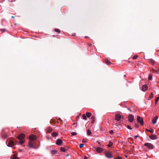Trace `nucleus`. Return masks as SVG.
<instances>
[{"label": "nucleus", "mask_w": 159, "mask_h": 159, "mask_svg": "<svg viewBox=\"0 0 159 159\" xmlns=\"http://www.w3.org/2000/svg\"><path fill=\"white\" fill-rule=\"evenodd\" d=\"M36 139V136L32 134L30 136L28 146L30 148H36L35 140Z\"/></svg>", "instance_id": "nucleus-1"}, {"label": "nucleus", "mask_w": 159, "mask_h": 159, "mask_svg": "<svg viewBox=\"0 0 159 159\" xmlns=\"http://www.w3.org/2000/svg\"><path fill=\"white\" fill-rule=\"evenodd\" d=\"M123 116L122 115L119 114H116L115 116V119L117 121L120 120L121 119L123 118Z\"/></svg>", "instance_id": "nucleus-2"}, {"label": "nucleus", "mask_w": 159, "mask_h": 159, "mask_svg": "<svg viewBox=\"0 0 159 159\" xmlns=\"http://www.w3.org/2000/svg\"><path fill=\"white\" fill-rule=\"evenodd\" d=\"M15 139H13V140H9L8 146L10 147H12L14 145V141Z\"/></svg>", "instance_id": "nucleus-3"}, {"label": "nucleus", "mask_w": 159, "mask_h": 159, "mask_svg": "<svg viewBox=\"0 0 159 159\" xmlns=\"http://www.w3.org/2000/svg\"><path fill=\"white\" fill-rule=\"evenodd\" d=\"M137 120L138 122H139L142 125H143V118H141L139 116H137Z\"/></svg>", "instance_id": "nucleus-4"}, {"label": "nucleus", "mask_w": 159, "mask_h": 159, "mask_svg": "<svg viewBox=\"0 0 159 159\" xmlns=\"http://www.w3.org/2000/svg\"><path fill=\"white\" fill-rule=\"evenodd\" d=\"M128 118V120L129 122H132L133 121L134 117L133 115L131 114H129V115Z\"/></svg>", "instance_id": "nucleus-5"}, {"label": "nucleus", "mask_w": 159, "mask_h": 159, "mask_svg": "<svg viewBox=\"0 0 159 159\" xmlns=\"http://www.w3.org/2000/svg\"><path fill=\"white\" fill-rule=\"evenodd\" d=\"M144 145L147 146L150 149H152L153 148V145L150 143H147L144 144Z\"/></svg>", "instance_id": "nucleus-6"}, {"label": "nucleus", "mask_w": 159, "mask_h": 159, "mask_svg": "<svg viewBox=\"0 0 159 159\" xmlns=\"http://www.w3.org/2000/svg\"><path fill=\"white\" fill-rule=\"evenodd\" d=\"M68 149V148L66 146H64V147H60V152H66Z\"/></svg>", "instance_id": "nucleus-7"}, {"label": "nucleus", "mask_w": 159, "mask_h": 159, "mask_svg": "<svg viewBox=\"0 0 159 159\" xmlns=\"http://www.w3.org/2000/svg\"><path fill=\"white\" fill-rule=\"evenodd\" d=\"M51 152L52 155H55L56 156H58L59 153L56 150H53L51 151Z\"/></svg>", "instance_id": "nucleus-8"}, {"label": "nucleus", "mask_w": 159, "mask_h": 159, "mask_svg": "<svg viewBox=\"0 0 159 159\" xmlns=\"http://www.w3.org/2000/svg\"><path fill=\"white\" fill-rule=\"evenodd\" d=\"M106 156L108 158H111L112 157V154L109 152H107L105 154Z\"/></svg>", "instance_id": "nucleus-9"}, {"label": "nucleus", "mask_w": 159, "mask_h": 159, "mask_svg": "<svg viewBox=\"0 0 159 159\" xmlns=\"http://www.w3.org/2000/svg\"><path fill=\"white\" fill-rule=\"evenodd\" d=\"M25 137V135L24 134H20L18 136V139L19 140H22Z\"/></svg>", "instance_id": "nucleus-10"}, {"label": "nucleus", "mask_w": 159, "mask_h": 159, "mask_svg": "<svg viewBox=\"0 0 159 159\" xmlns=\"http://www.w3.org/2000/svg\"><path fill=\"white\" fill-rule=\"evenodd\" d=\"M148 89V86L146 84H145L143 85L142 87V90L143 91L145 92V91Z\"/></svg>", "instance_id": "nucleus-11"}, {"label": "nucleus", "mask_w": 159, "mask_h": 159, "mask_svg": "<svg viewBox=\"0 0 159 159\" xmlns=\"http://www.w3.org/2000/svg\"><path fill=\"white\" fill-rule=\"evenodd\" d=\"M149 137L152 140H155L157 139V136L153 134L150 135Z\"/></svg>", "instance_id": "nucleus-12"}, {"label": "nucleus", "mask_w": 159, "mask_h": 159, "mask_svg": "<svg viewBox=\"0 0 159 159\" xmlns=\"http://www.w3.org/2000/svg\"><path fill=\"white\" fill-rule=\"evenodd\" d=\"M158 119V116H156L152 120V122L153 124H155L157 122V120Z\"/></svg>", "instance_id": "nucleus-13"}, {"label": "nucleus", "mask_w": 159, "mask_h": 159, "mask_svg": "<svg viewBox=\"0 0 159 159\" xmlns=\"http://www.w3.org/2000/svg\"><path fill=\"white\" fill-rule=\"evenodd\" d=\"M96 151L99 153H101L103 152V150L102 148L98 147L96 148Z\"/></svg>", "instance_id": "nucleus-14"}, {"label": "nucleus", "mask_w": 159, "mask_h": 159, "mask_svg": "<svg viewBox=\"0 0 159 159\" xmlns=\"http://www.w3.org/2000/svg\"><path fill=\"white\" fill-rule=\"evenodd\" d=\"M52 128L49 127L47 129V132L48 133H50L52 132Z\"/></svg>", "instance_id": "nucleus-15"}, {"label": "nucleus", "mask_w": 159, "mask_h": 159, "mask_svg": "<svg viewBox=\"0 0 159 159\" xmlns=\"http://www.w3.org/2000/svg\"><path fill=\"white\" fill-rule=\"evenodd\" d=\"M58 134V133L53 132L52 134V135L54 137L57 136Z\"/></svg>", "instance_id": "nucleus-16"}, {"label": "nucleus", "mask_w": 159, "mask_h": 159, "mask_svg": "<svg viewBox=\"0 0 159 159\" xmlns=\"http://www.w3.org/2000/svg\"><path fill=\"white\" fill-rule=\"evenodd\" d=\"M92 115L91 113L89 112H87L86 113V115L88 118L90 117Z\"/></svg>", "instance_id": "nucleus-17"}, {"label": "nucleus", "mask_w": 159, "mask_h": 159, "mask_svg": "<svg viewBox=\"0 0 159 159\" xmlns=\"http://www.w3.org/2000/svg\"><path fill=\"white\" fill-rule=\"evenodd\" d=\"M91 119L92 120L91 123H93L95 121V117L94 116H92L91 117Z\"/></svg>", "instance_id": "nucleus-18"}, {"label": "nucleus", "mask_w": 159, "mask_h": 159, "mask_svg": "<svg viewBox=\"0 0 159 159\" xmlns=\"http://www.w3.org/2000/svg\"><path fill=\"white\" fill-rule=\"evenodd\" d=\"M19 158L17 157V155L15 154H14L13 156V157L12 159H19Z\"/></svg>", "instance_id": "nucleus-19"}, {"label": "nucleus", "mask_w": 159, "mask_h": 159, "mask_svg": "<svg viewBox=\"0 0 159 159\" xmlns=\"http://www.w3.org/2000/svg\"><path fill=\"white\" fill-rule=\"evenodd\" d=\"M105 61L106 63L107 64H110L111 63L109 61V60L108 59H105Z\"/></svg>", "instance_id": "nucleus-20"}, {"label": "nucleus", "mask_w": 159, "mask_h": 159, "mask_svg": "<svg viewBox=\"0 0 159 159\" xmlns=\"http://www.w3.org/2000/svg\"><path fill=\"white\" fill-rule=\"evenodd\" d=\"M152 71H153V72L155 74L158 73V71H158V70H156L155 69L153 68L152 69Z\"/></svg>", "instance_id": "nucleus-21"}, {"label": "nucleus", "mask_w": 159, "mask_h": 159, "mask_svg": "<svg viewBox=\"0 0 159 159\" xmlns=\"http://www.w3.org/2000/svg\"><path fill=\"white\" fill-rule=\"evenodd\" d=\"M113 144V143H112L111 141H110L109 142V144H108L107 145V146L108 147H111V146Z\"/></svg>", "instance_id": "nucleus-22"}, {"label": "nucleus", "mask_w": 159, "mask_h": 159, "mask_svg": "<svg viewBox=\"0 0 159 159\" xmlns=\"http://www.w3.org/2000/svg\"><path fill=\"white\" fill-rule=\"evenodd\" d=\"M87 134L89 135H90L91 134V132L90 130L89 129H88L87 131Z\"/></svg>", "instance_id": "nucleus-23"}, {"label": "nucleus", "mask_w": 159, "mask_h": 159, "mask_svg": "<svg viewBox=\"0 0 159 159\" xmlns=\"http://www.w3.org/2000/svg\"><path fill=\"white\" fill-rule=\"evenodd\" d=\"M146 130L147 131L150 132L151 133H152L153 132H154L153 130L152 129H151V130H149V129H146Z\"/></svg>", "instance_id": "nucleus-24"}, {"label": "nucleus", "mask_w": 159, "mask_h": 159, "mask_svg": "<svg viewBox=\"0 0 159 159\" xmlns=\"http://www.w3.org/2000/svg\"><path fill=\"white\" fill-rule=\"evenodd\" d=\"M82 117L83 119L84 120H87V118L85 114H83L82 115Z\"/></svg>", "instance_id": "nucleus-25"}, {"label": "nucleus", "mask_w": 159, "mask_h": 159, "mask_svg": "<svg viewBox=\"0 0 159 159\" xmlns=\"http://www.w3.org/2000/svg\"><path fill=\"white\" fill-rule=\"evenodd\" d=\"M2 137H3L4 138L6 139L7 138V135L6 134H2Z\"/></svg>", "instance_id": "nucleus-26"}, {"label": "nucleus", "mask_w": 159, "mask_h": 159, "mask_svg": "<svg viewBox=\"0 0 159 159\" xmlns=\"http://www.w3.org/2000/svg\"><path fill=\"white\" fill-rule=\"evenodd\" d=\"M65 125H66L65 123H64V125H63V127H62V128L61 129L62 130V131H63V132L66 130V129H65Z\"/></svg>", "instance_id": "nucleus-27"}, {"label": "nucleus", "mask_w": 159, "mask_h": 159, "mask_svg": "<svg viewBox=\"0 0 159 159\" xmlns=\"http://www.w3.org/2000/svg\"><path fill=\"white\" fill-rule=\"evenodd\" d=\"M114 159H122V158L119 156H117L114 157Z\"/></svg>", "instance_id": "nucleus-28"}, {"label": "nucleus", "mask_w": 159, "mask_h": 159, "mask_svg": "<svg viewBox=\"0 0 159 159\" xmlns=\"http://www.w3.org/2000/svg\"><path fill=\"white\" fill-rule=\"evenodd\" d=\"M159 100V97H157L155 99V102L156 104H157V102Z\"/></svg>", "instance_id": "nucleus-29"}, {"label": "nucleus", "mask_w": 159, "mask_h": 159, "mask_svg": "<svg viewBox=\"0 0 159 159\" xmlns=\"http://www.w3.org/2000/svg\"><path fill=\"white\" fill-rule=\"evenodd\" d=\"M56 144L58 145H60V139H57Z\"/></svg>", "instance_id": "nucleus-30"}, {"label": "nucleus", "mask_w": 159, "mask_h": 159, "mask_svg": "<svg viewBox=\"0 0 159 159\" xmlns=\"http://www.w3.org/2000/svg\"><path fill=\"white\" fill-rule=\"evenodd\" d=\"M153 97V94L152 93H151V94L149 98L150 99H151Z\"/></svg>", "instance_id": "nucleus-31"}, {"label": "nucleus", "mask_w": 159, "mask_h": 159, "mask_svg": "<svg viewBox=\"0 0 159 159\" xmlns=\"http://www.w3.org/2000/svg\"><path fill=\"white\" fill-rule=\"evenodd\" d=\"M61 124L62 125L61 126V127H63V125H64V124L62 122V120H61V119H60V125ZM60 127H61V126H60Z\"/></svg>", "instance_id": "nucleus-32"}, {"label": "nucleus", "mask_w": 159, "mask_h": 159, "mask_svg": "<svg viewBox=\"0 0 159 159\" xmlns=\"http://www.w3.org/2000/svg\"><path fill=\"white\" fill-rule=\"evenodd\" d=\"M150 62H151V64L153 65L155 63V61L152 59L150 60Z\"/></svg>", "instance_id": "nucleus-33"}, {"label": "nucleus", "mask_w": 159, "mask_h": 159, "mask_svg": "<svg viewBox=\"0 0 159 159\" xmlns=\"http://www.w3.org/2000/svg\"><path fill=\"white\" fill-rule=\"evenodd\" d=\"M152 79V76L151 75H150L148 77V80H151Z\"/></svg>", "instance_id": "nucleus-34"}, {"label": "nucleus", "mask_w": 159, "mask_h": 159, "mask_svg": "<svg viewBox=\"0 0 159 159\" xmlns=\"http://www.w3.org/2000/svg\"><path fill=\"white\" fill-rule=\"evenodd\" d=\"M54 31L56 32H57L58 33H60V30L59 29H55L54 30Z\"/></svg>", "instance_id": "nucleus-35"}, {"label": "nucleus", "mask_w": 159, "mask_h": 159, "mask_svg": "<svg viewBox=\"0 0 159 159\" xmlns=\"http://www.w3.org/2000/svg\"><path fill=\"white\" fill-rule=\"evenodd\" d=\"M138 57L137 55H134L133 57V59H136Z\"/></svg>", "instance_id": "nucleus-36"}, {"label": "nucleus", "mask_w": 159, "mask_h": 159, "mask_svg": "<svg viewBox=\"0 0 159 159\" xmlns=\"http://www.w3.org/2000/svg\"><path fill=\"white\" fill-rule=\"evenodd\" d=\"M71 134H72V135L74 136L76 135L77 134V133L76 132H72L71 133Z\"/></svg>", "instance_id": "nucleus-37"}, {"label": "nucleus", "mask_w": 159, "mask_h": 159, "mask_svg": "<svg viewBox=\"0 0 159 159\" xmlns=\"http://www.w3.org/2000/svg\"><path fill=\"white\" fill-rule=\"evenodd\" d=\"M84 144H80L79 145V147L80 148H82L84 146Z\"/></svg>", "instance_id": "nucleus-38"}, {"label": "nucleus", "mask_w": 159, "mask_h": 159, "mask_svg": "<svg viewBox=\"0 0 159 159\" xmlns=\"http://www.w3.org/2000/svg\"><path fill=\"white\" fill-rule=\"evenodd\" d=\"M109 132L112 135L113 134V133H114V131L112 130H111L109 131Z\"/></svg>", "instance_id": "nucleus-39"}, {"label": "nucleus", "mask_w": 159, "mask_h": 159, "mask_svg": "<svg viewBox=\"0 0 159 159\" xmlns=\"http://www.w3.org/2000/svg\"><path fill=\"white\" fill-rule=\"evenodd\" d=\"M127 128L129 129H132V128H131V127L129 125H127Z\"/></svg>", "instance_id": "nucleus-40"}, {"label": "nucleus", "mask_w": 159, "mask_h": 159, "mask_svg": "<svg viewBox=\"0 0 159 159\" xmlns=\"http://www.w3.org/2000/svg\"><path fill=\"white\" fill-rule=\"evenodd\" d=\"M24 142V140H23V139L20 141V143L21 144H23Z\"/></svg>", "instance_id": "nucleus-41"}, {"label": "nucleus", "mask_w": 159, "mask_h": 159, "mask_svg": "<svg viewBox=\"0 0 159 159\" xmlns=\"http://www.w3.org/2000/svg\"><path fill=\"white\" fill-rule=\"evenodd\" d=\"M0 30L2 31L3 32L6 30L4 29H0Z\"/></svg>", "instance_id": "nucleus-42"}, {"label": "nucleus", "mask_w": 159, "mask_h": 159, "mask_svg": "<svg viewBox=\"0 0 159 159\" xmlns=\"http://www.w3.org/2000/svg\"><path fill=\"white\" fill-rule=\"evenodd\" d=\"M82 142L83 143H86L87 142V141L86 139H83L82 140Z\"/></svg>", "instance_id": "nucleus-43"}, {"label": "nucleus", "mask_w": 159, "mask_h": 159, "mask_svg": "<svg viewBox=\"0 0 159 159\" xmlns=\"http://www.w3.org/2000/svg\"><path fill=\"white\" fill-rule=\"evenodd\" d=\"M63 142L62 140L60 139V146H61V144Z\"/></svg>", "instance_id": "nucleus-44"}, {"label": "nucleus", "mask_w": 159, "mask_h": 159, "mask_svg": "<svg viewBox=\"0 0 159 159\" xmlns=\"http://www.w3.org/2000/svg\"><path fill=\"white\" fill-rule=\"evenodd\" d=\"M134 126H135V127H137V128L138 127V125L137 124H134Z\"/></svg>", "instance_id": "nucleus-45"}, {"label": "nucleus", "mask_w": 159, "mask_h": 159, "mask_svg": "<svg viewBox=\"0 0 159 159\" xmlns=\"http://www.w3.org/2000/svg\"><path fill=\"white\" fill-rule=\"evenodd\" d=\"M54 122V121H53V120H51L50 121V123H53Z\"/></svg>", "instance_id": "nucleus-46"}, {"label": "nucleus", "mask_w": 159, "mask_h": 159, "mask_svg": "<svg viewBox=\"0 0 159 159\" xmlns=\"http://www.w3.org/2000/svg\"><path fill=\"white\" fill-rule=\"evenodd\" d=\"M138 137V136H137V135L134 136V138L135 139H136Z\"/></svg>", "instance_id": "nucleus-47"}, {"label": "nucleus", "mask_w": 159, "mask_h": 159, "mask_svg": "<svg viewBox=\"0 0 159 159\" xmlns=\"http://www.w3.org/2000/svg\"><path fill=\"white\" fill-rule=\"evenodd\" d=\"M84 159H87V158L86 156H85Z\"/></svg>", "instance_id": "nucleus-48"}, {"label": "nucleus", "mask_w": 159, "mask_h": 159, "mask_svg": "<svg viewBox=\"0 0 159 159\" xmlns=\"http://www.w3.org/2000/svg\"><path fill=\"white\" fill-rule=\"evenodd\" d=\"M19 151L20 152H21L22 151V150H21V149H19Z\"/></svg>", "instance_id": "nucleus-49"}, {"label": "nucleus", "mask_w": 159, "mask_h": 159, "mask_svg": "<svg viewBox=\"0 0 159 159\" xmlns=\"http://www.w3.org/2000/svg\"><path fill=\"white\" fill-rule=\"evenodd\" d=\"M11 18H15V17H14V16H11Z\"/></svg>", "instance_id": "nucleus-50"}, {"label": "nucleus", "mask_w": 159, "mask_h": 159, "mask_svg": "<svg viewBox=\"0 0 159 159\" xmlns=\"http://www.w3.org/2000/svg\"><path fill=\"white\" fill-rule=\"evenodd\" d=\"M97 143H98V144H100V142L99 141H98Z\"/></svg>", "instance_id": "nucleus-51"}, {"label": "nucleus", "mask_w": 159, "mask_h": 159, "mask_svg": "<svg viewBox=\"0 0 159 159\" xmlns=\"http://www.w3.org/2000/svg\"><path fill=\"white\" fill-rule=\"evenodd\" d=\"M69 154H67L66 155V156H69Z\"/></svg>", "instance_id": "nucleus-52"}, {"label": "nucleus", "mask_w": 159, "mask_h": 159, "mask_svg": "<svg viewBox=\"0 0 159 159\" xmlns=\"http://www.w3.org/2000/svg\"><path fill=\"white\" fill-rule=\"evenodd\" d=\"M128 110H129V111H131V109H129V108H128Z\"/></svg>", "instance_id": "nucleus-53"}, {"label": "nucleus", "mask_w": 159, "mask_h": 159, "mask_svg": "<svg viewBox=\"0 0 159 159\" xmlns=\"http://www.w3.org/2000/svg\"><path fill=\"white\" fill-rule=\"evenodd\" d=\"M125 157H127V156L126 155H125Z\"/></svg>", "instance_id": "nucleus-54"}, {"label": "nucleus", "mask_w": 159, "mask_h": 159, "mask_svg": "<svg viewBox=\"0 0 159 159\" xmlns=\"http://www.w3.org/2000/svg\"><path fill=\"white\" fill-rule=\"evenodd\" d=\"M124 76H125H125H125V75H124Z\"/></svg>", "instance_id": "nucleus-55"}, {"label": "nucleus", "mask_w": 159, "mask_h": 159, "mask_svg": "<svg viewBox=\"0 0 159 159\" xmlns=\"http://www.w3.org/2000/svg\"><path fill=\"white\" fill-rule=\"evenodd\" d=\"M53 37H55V36L53 35Z\"/></svg>", "instance_id": "nucleus-56"}, {"label": "nucleus", "mask_w": 159, "mask_h": 159, "mask_svg": "<svg viewBox=\"0 0 159 159\" xmlns=\"http://www.w3.org/2000/svg\"><path fill=\"white\" fill-rule=\"evenodd\" d=\"M75 123H74L73 124V125H75Z\"/></svg>", "instance_id": "nucleus-57"}]
</instances>
